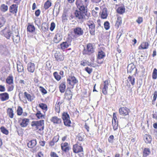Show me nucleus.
Instances as JSON below:
<instances>
[{"mask_svg":"<svg viewBox=\"0 0 157 157\" xmlns=\"http://www.w3.org/2000/svg\"><path fill=\"white\" fill-rule=\"evenodd\" d=\"M78 10H76L75 13V17L80 20L86 19V16L88 17L90 15L89 13H88L87 8L83 9L82 10L78 9Z\"/></svg>","mask_w":157,"mask_h":157,"instance_id":"1","label":"nucleus"},{"mask_svg":"<svg viewBox=\"0 0 157 157\" xmlns=\"http://www.w3.org/2000/svg\"><path fill=\"white\" fill-rule=\"evenodd\" d=\"M84 29L80 27H76L73 29L74 35L73 36L74 38H76L80 36H82L84 34Z\"/></svg>","mask_w":157,"mask_h":157,"instance_id":"2","label":"nucleus"},{"mask_svg":"<svg viewBox=\"0 0 157 157\" xmlns=\"http://www.w3.org/2000/svg\"><path fill=\"white\" fill-rule=\"evenodd\" d=\"M73 150L74 152L76 153L81 152L79 154V155L80 157H83L84 154L82 152H83V149L82 147L77 144H76L73 146Z\"/></svg>","mask_w":157,"mask_h":157,"instance_id":"3","label":"nucleus"},{"mask_svg":"<svg viewBox=\"0 0 157 157\" xmlns=\"http://www.w3.org/2000/svg\"><path fill=\"white\" fill-rule=\"evenodd\" d=\"M94 52V48L92 44L89 43L87 45V50L84 49L83 51V54L90 55Z\"/></svg>","mask_w":157,"mask_h":157,"instance_id":"4","label":"nucleus"},{"mask_svg":"<svg viewBox=\"0 0 157 157\" xmlns=\"http://www.w3.org/2000/svg\"><path fill=\"white\" fill-rule=\"evenodd\" d=\"M62 118L65 126H70V124H71V121L70 120L69 116L67 113L64 112L63 113Z\"/></svg>","mask_w":157,"mask_h":157,"instance_id":"5","label":"nucleus"},{"mask_svg":"<svg viewBox=\"0 0 157 157\" xmlns=\"http://www.w3.org/2000/svg\"><path fill=\"white\" fill-rule=\"evenodd\" d=\"M87 24L89 27L90 33L92 35H95V25L94 22L91 20L87 21Z\"/></svg>","mask_w":157,"mask_h":157,"instance_id":"6","label":"nucleus"},{"mask_svg":"<svg viewBox=\"0 0 157 157\" xmlns=\"http://www.w3.org/2000/svg\"><path fill=\"white\" fill-rule=\"evenodd\" d=\"M4 36L7 39H9L10 37L12 35V33H11L10 30V28L9 26H6L3 30H2Z\"/></svg>","mask_w":157,"mask_h":157,"instance_id":"7","label":"nucleus"},{"mask_svg":"<svg viewBox=\"0 0 157 157\" xmlns=\"http://www.w3.org/2000/svg\"><path fill=\"white\" fill-rule=\"evenodd\" d=\"M12 36L13 41L14 43L17 44L19 42L20 40V37L18 30H17L13 32Z\"/></svg>","mask_w":157,"mask_h":157,"instance_id":"8","label":"nucleus"},{"mask_svg":"<svg viewBox=\"0 0 157 157\" xmlns=\"http://www.w3.org/2000/svg\"><path fill=\"white\" fill-rule=\"evenodd\" d=\"M105 53L102 51H101L98 52L97 62L98 63L101 64L103 62L104 59L103 58L105 56Z\"/></svg>","mask_w":157,"mask_h":157,"instance_id":"9","label":"nucleus"},{"mask_svg":"<svg viewBox=\"0 0 157 157\" xmlns=\"http://www.w3.org/2000/svg\"><path fill=\"white\" fill-rule=\"evenodd\" d=\"M9 53L8 49L5 45L0 44V54L2 55L7 56Z\"/></svg>","mask_w":157,"mask_h":157,"instance_id":"10","label":"nucleus"},{"mask_svg":"<svg viewBox=\"0 0 157 157\" xmlns=\"http://www.w3.org/2000/svg\"><path fill=\"white\" fill-rule=\"evenodd\" d=\"M44 120H41L39 121H34L31 123V125L33 127H34L36 128L39 127L40 126H43L44 125Z\"/></svg>","mask_w":157,"mask_h":157,"instance_id":"11","label":"nucleus"},{"mask_svg":"<svg viewBox=\"0 0 157 157\" xmlns=\"http://www.w3.org/2000/svg\"><path fill=\"white\" fill-rule=\"evenodd\" d=\"M129 112V109L126 107H121L119 109V112L120 114L123 116L128 115Z\"/></svg>","mask_w":157,"mask_h":157,"instance_id":"12","label":"nucleus"},{"mask_svg":"<svg viewBox=\"0 0 157 157\" xmlns=\"http://www.w3.org/2000/svg\"><path fill=\"white\" fill-rule=\"evenodd\" d=\"M55 58L57 61L59 62L63 61L64 59V56L62 53H60L59 52H56L55 54Z\"/></svg>","mask_w":157,"mask_h":157,"instance_id":"13","label":"nucleus"},{"mask_svg":"<svg viewBox=\"0 0 157 157\" xmlns=\"http://www.w3.org/2000/svg\"><path fill=\"white\" fill-rule=\"evenodd\" d=\"M68 83L71 85H74L78 82V80L74 76L70 77L67 79Z\"/></svg>","mask_w":157,"mask_h":157,"instance_id":"14","label":"nucleus"},{"mask_svg":"<svg viewBox=\"0 0 157 157\" xmlns=\"http://www.w3.org/2000/svg\"><path fill=\"white\" fill-rule=\"evenodd\" d=\"M17 71L19 73L24 74L25 71L22 64L19 61H17Z\"/></svg>","mask_w":157,"mask_h":157,"instance_id":"15","label":"nucleus"},{"mask_svg":"<svg viewBox=\"0 0 157 157\" xmlns=\"http://www.w3.org/2000/svg\"><path fill=\"white\" fill-rule=\"evenodd\" d=\"M17 5L13 4L9 8L10 12L13 14H16L17 11Z\"/></svg>","mask_w":157,"mask_h":157,"instance_id":"16","label":"nucleus"},{"mask_svg":"<svg viewBox=\"0 0 157 157\" xmlns=\"http://www.w3.org/2000/svg\"><path fill=\"white\" fill-rule=\"evenodd\" d=\"M9 95L7 93L0 94V99L2 101H5L9 99Z\"/></svg>","mask_w":157,"mask_h":157,"instance_id":"17","label":"nucleus"},{"mask_svg":"<svg viewBox=\"0 0 157 157\" xmlns=\"http://www.w3.org/2000/svg\"><path fill=\"white\" fill-rule=\"evenodd\" d=\"M82 2V0H76V4L78 9L82 10L83 9L87 8V7L83 4Z\"/></svg>","mask_w":157,"mask_h":157,"instance_id":"18","label":"nucleus"},{"mask_svg":"<svg viewBox=\"0 0 157 157\" xmlns=\"http://www.w3.org/2000/svg\"><path fill=\"white\" fill-rule=\"evenodd\" d=\"M27 69L29 71L32 73L34 72L35 67L34 63H29L28 64Z\"/></svg>","mask_w":157,"mask_h":157,"instance_id":"19","label":"nucleus"},{"mask_svg":"<svg viewBox=\"0 0 157 157\" xmlns=\"http://www.w3.org/2000/svg\"><path fill=\"white\" fill-rule=\"evenodd\" d=\"M62 39V36L59 33L56 34L53 39L54 42L56 43L59 42Z\"/></svg>","mask_w":157,"mask_h":157,"instance_id":"20","label":"nucleus"},{"mask_svg":"<svg viewBox=\"0 0 157 157\" xmlns=\"http://www.w3.org/2000/svg\"><path fill=\"white\" fill-rule=\"evenodd\" d=\"M61 147L62 149L65 152L68 151L70 148L68 146V144L67 142L61 144Z\"/></svg>","mask_w":157,"mask_h":157,"instance_id":"21","label":"nucleus"},{"mask_svg":"<svg viewBox=\"0 0 157 157\" xmlns=\"http://www.w3.org/2000/svg\"><path fill=\"white\" fill-rule=\"evenodd\" d=\"M51 121L54 124H59L61 123V119L58 118L56 116H54L52 117L51 119Z\"/></svg>","mask_w":157,"mask_h":157,"instance_id":"22","label":"nucleus"},{"mask_svg":"<svg viewBox=\"0 0 157 157\" xmlns=\"http://www.w3.org/2000/svg\"><path fill=\"white\" fill-rule=\"evenodd\" d=\"M109 85L108 82L106 80L104 82V87L102 89V93L105 95L107 94L108 86Z\"/></svg>","mask_w":157,"mask_h":157,"instance_id":"23","label":"nucleus"},{"mask_svg":"<svg viewBox=\"0 0 157 157\" xmlns=\"http://www.w3.org/2000/svg\"><path fill=\"white\" fill-rule=\"evenodd\" d=\"M29 120L27 118H24L22 119L20 123V126L22 127H25L28 124Z\"/></svg>","mask_w":157,"mask_h":157,"instance_id":"24","label":"nucleus"},{"mask_svg":"<svg viewBox=\"0 0 157 157\" xmlns=\"http://www.w3.org/2000/svg\"><path fill=\"white\" fill-rule=\"evenodd\" d=\"M108 16L107 10L106 8H104L101 12V17L102 19H104L107 18Z\"/></svg>","mask_w":157,"mask_h":157,"instance_id":"25","label":"nucleus"},{"mask_svg":"<svg viewBox=\"0 0 157 157\" xmlns=\"http://www.w3.org/2000/svg\"><path fill=\"white\" fill-rule=\"evenodd\" d=\"M71 45L70 43L68 41L63 42L60 44V48L62 49H64L67 48Z\"/></svg>","mask_w":157,"mask_h":157,"instance_id":"26","label":"nucleus"},{"mask_svg":"<svg viewBox=\"0 0 157 157\" xmlns=\"http://www.w3.org/2000/svg\"><path fill=\"white\" fill-rule=\"evenodd\" d=\"M36 140H31L28 143V146L29 148H32L36 144Z\"/></svg>","mask_w":157,"mask_h":157,"instance_id":"27","label":"nucleus"},{"mask_svg":"<svg viewBox=\"0 0 157 157\" xmlns=\"http://www.w3.org/2000/svg\"><path fill=\"white\" fill-rule=\"evenodd\" d=\"M144 140L145 142L147 144L151 143L152 140V138L151 136L146 134L144 136Z\"/></svg>","mask_w":157,"mask_h":157,"instance_id":"28","label":"nucleus"},{"mask_svg":"<svg viewBox=\"0 0 157 157\" xmlns=\"http://www.w3.org/2000/svg\"><path fill=\"white\" fill-rule=\"evenodd\" d=\"M149 44L147 42H143L139 47V48L140 49H146L148 48Z\"/></svg>","mask_w":157,"mask_h":157,"instance_id":"29","label":"nucleus"},{"mask_svg":"<svg viewBox=\"0 0 157 157\" xmlns=\"http://www.w3.org/2000/svg\"><path fill=\"white\" fill-rule=\"evenodd\" d=\"M151 152L150 150L148 148H145L144 149L143 153V156L144 157H147L150 154Z\"/></svg>","mask_w":157,"mask_h":157,"instance_id":"30","label":"nucleus"},{"mask_svg":"<svg viewBox=\"0 0 157 157\" xmlns=\"http://www.w3.org/2000/svg\"><path fill=\"white\" fill-rule=\"evenodd\" d=\"M1 11L3 12H5L8 10V6L5 4H2L0 7Z\"/></svg>","mask_w":157,"mask_h":157,"instance_id":"31","label":"nucleus"},{"mask_svg":"<svg viewBox=\"0 0 157 157\" xmlns=\"http://www.w3.org/2000/svg\"><path fill=\"white\" fill-rule=\"evenodd\" d=\"M7 113L9 116L10 118H13V117L14 113L13 111L12 108H8L7 109Z\"/></svg>","mask_w":157,"mask_h":157,"instance_id":"32","label":"nucleus"},{"mask_svg":"<svg viewBox=\"0 0 157 157\" xmlns=\"http://www.w3.org/2000/svg\"><path fill=\"white\" fill-rule=\"evenodd\" d=\"M59 88L60 92L61 93H63L66 88L65 83L64 82L62 83L59 86Z\"/></svg>","mask_w":157,"mask_h":157,"instance_id":"33","label":"nucleus"},{"mask_svg":"<svg viewBox=\"0 0 157 157\" xmlns=\"http://www.w3.org/2000/svg\"><path fill=\"white\" fill-rule=\"evenodd\" d=\"M35 28L34 25H28L27 28L28 31L32 33L34 32L35 30Z\"/></svg>","mask_w":157,"mask_h":157,"instance_id":"34","label":"nucleus"},{"mask_svg":"<svg viewBox=\"0 0 157 157\" xmlns=\"http://www.w3.org/2000/svg\"><path fill=\"white\" fill-rule=\"evenodd\" d=\"M135 66L132 64H129L128 66V72L131 73L133 70L135 68Z\"/></svg>","mask_w":157,"mask_h":157,"instance_id":"35","label":"nucleus"},{"mask_svg":"<svg viewBox=\"0 0 157 157\" xmlns=\"http://www.w3.org/2000/svg\"><path fill=\"white\" fill-rule=\"evenodd\" d=\"M6 82L9 84H13V78L12 76H9L6 79Z\"/></svg>","mask_w":157,"mask_h":157,"instance_id":"36","label":"nucleus"},{"mask_svg":"<svg viewBox=\"0 0 157 157\" xmlns=\"http://www.w3.org/2000/svg\"><path fill=\"white\" fill-rule=\"evenodd\" d=\"M51 5V3L49 0H48L44 3V7L45 10H47L50 7Z\"/></svg>","mask_w":157,"mask_h":157,"instance_id":"37","label":"nucleus"},{"mask_svg":"<svg viewBox=\"0 0 157 157\" xmlns=\"http://www.w3.org/2000/svg\"><path fill=\"white\" fill-rule=\"evenodd\" d=\"M65 94L66 96H67V99L68 100H70L72 99V94L70 90H69L68 92L66 93Z\"/></svg>","mask_w":157,"mask_h":157,"instance_id":"38","label":"nucleus"},{"mask_svg":"<svg viewBox=\"0 0 157 157\" xmlns=\"http://www.w3.org/2000/svg\"><path fill=\"white\" fill-rule=\"evenodd\" d=\"M112 125L113 130H116L118 128V121L115 120V121H113V120H112Z\"/></svg>","mask_w":157,"mask_h":157,"instance_id":"39","label":"nucleus"},{"mask_svg":"<svg viewBox=\"0 0 157 157\" xmlns=\"http://www.w3.org/2000/svg\"><path fill=\"white\" fill-rule=\"evenodd\" d=\"M125 10V9L124 7H120L118 8L117 12L118 13L122 14L124 12Z\"/></svg>","mask_w":157,"mask_h":157,"instance_id":"40","label":"nucleus"},{"mask_svg":"<svg viewBox=\"0 0 157 157\" xmlns=\"http://www.w3.org/2000/svg\"><path fill=\"white\" fill-rule=\"evenodd\" d=\"M36 116L38 119H43L44 118V116L43 115L40 111H38L36 114Z\"/></svg>","mask_w":157,"mask_h":157,"instance_id":"41","label":"nucleus"},{"mask_svg":"<svg viewBox=\"0 0 157 157\" xmlns=\"http://www.w3.org/2000/svg\"><path fill=\"white\" fill-rule=\"evenodd\" d=\"M40 107L45 112L47 110V106L46 105L42 103L39 104Z\"/></svg>","mask_w":157,"mask_h":157,"instance_id":"42","label":"nucleus"},{"mask_svg":"<svg viewBox=\"0 0 157 157\" xmlns=\"http://www.w3.org/2000/svg\"><path fill=\"white\" fill-rule=\"evenodd\" d=\"M85 136L83 134H79L77 136V139L79 141H82L84 140Z\"/></svg>","mask_w":157,"mask_h":157,"instance_id":"43","label":"nucleus"},{"mask_svg":"<svg viewBox=\"0 0 157 157\" xmlns=\"http://www.w3.org/2000/svg\"><path fill=\"white\" fill-rule=\"evenodd\" d=\"M121 24V18L120 17H118L117 18L116 21V23L115 26L117 27V28L119 27L120 25Z\"/></svg>","mask_w":157,"mask_h":157,"instance_id":"44","label":"nucleus"},{"mask_svg":"<svg viewBox=\"0 0 157 157\" xmlns=\"http://www.w3.org/2000/svg\"><path fill=\"white\" fill-rule=\"evenodd\" d=\"M152 78L154 79H156L157 78V70L155 68L154 69L153 72Z\"/></svg>","mask_w":157,"mask_h":157,"instance_id":"45","label":"nucleus"},{"mask_svg":"<svg viewBox=\"0 0 157 157\" xmlns=\"http://www.w3.org/2000/svg\"><path fill=\"white\" fill-rule=\"evenodd\" d=\"M5 19L3 17H0V28L2 27L6 22Z\"/></svg>","mask_w":157,"mask_h":157,"instance_id":"46","label":"nucleus"},{"mask_svg":"<svg viewBox=\"0 0 157 157\" xmlns=\"http://www.w3.org/2000/svg\"><path fill=\"white\" fill-rule=\"evenodd\" d=\"M128 78L129 81L130 82L132 86H133L134 85L135 83V79L133 77L129 76Z\"/></svg>","mask_w":157,"mask_h":157,"instance_id":"47","label":"nucleus"},{"mask_svg":"<svg viewBox=\"0 0 157 157\" xmlns=\"http://www.w3.org/2000/svg\"><path fill=\"white\" fill-rule=\"evenodd\" d=\"M2 132L4 134L7 135L8 134L9 132L8 130L6 129L4 127L2 126L0 128Z\"/></svg>","mask_w":157,"mask_h":157,"instance_id":"48","label":"nucleus"},{"mask_svg":"<svg viewBox=\"0 0 157 157\" xmlns=\"http://www.w3.org/2000/svg\"><path fill=\"white\" fill-rule=\"evenodd\" d=\"M24 94L25 97L27 98L28 101H32V100L31 99L32 97L29 94L27 93L26 92H25Z\"/></svg>","mask_w":157,"mask_h":157,"instance_id":"49","label":"nucleus"},{"mask_svg":"<svg viewBox=\"0 0 157 157\" xmlns=\"http://www.w3.org/2000/svg\"><path fill=\"white\" fill-rule=\"evenodd\" d=\"M53 75L55 78L58 81L61 78V77L58 75L57 72H55L53 73Z\"/></svg>","mask_w":157,"mask_h":157,"instance_id":"50","label":"nucleus"},{"mask_svg":"<svg viewBox=\"0 0 157 157\" xmlns=\"http://www.w3.org/2000/svg\"><path fill=\"white\" fill-rule=\"evenodd\" d=\"M23 113L22 108L21 106H18L17 110V113L18 115H21Z\"/></svg>","mask_w":157,"mask_h":157,"instance_id":"51","label":"nucleus"},{"mask_svg":"<svg viewBox=\"0 0 157 157\" xmlns=\"http://www.w3.org/2000/svg\"><path fill=\"white\" fill-rule=\"evenodd\" d=\"M105 28L106 30H108L109 28V24L108 21H106L104 23Z\"/></svg>","mask_w":157,"mask_h":157,"instance_id":"52","label":"nucleus"},{"mask_svg":"<svg viewBox=\"0 0 157 157\" xmlns=\"http://www.w3.org/2000/svg\"><path fill=\"white\" fill-rule=\"evenodd\" d=\"M55 27V24L54 22H52L51 23V26L50 28V30L52 31L54 29Z\"/></svg>","mask_w":157,"mask_h":157,"instance_id":"53","label":"nucleus"},{"mask_svg":"<svg viewBox=\"0 0 157 157\" xmlns=\"http://www.w3.org/2000/svg\"><path fill=\"white\" fill-rule=\"evenodd\" d=\"M85 71L89 74H90L92 71V69L86 67L85 68Z\"/></svg>","mask_w":157,"mask_h":157,"instance_id":"54","label":"nucleus"},{"mask_svg":"<svg viewBox=\"0 0 157 157\" xmlns=\"http://www.w3.org/2000/svg\"><path fill=\"white\" fill-rule=\"evenodd\" d=\"M114 139V137L113 135H111L109 137L108 140V141L110 143H112L113 142V140Z\"/></svg>","mask_w":157,"mask_h":157,"instance_id":"55","label":"nucleus"},{"mask_svg":"<svg viewBox=\"0 0 157 157\" xmlns=\"http://www.w3.org/2000/svg\"><path fill=\"white\" fill-rule=\"evenodd\" d=\"M136 21L139 24H140L143 21L142 18L141 17H139L136 20Z\"/></svg>","mask_w":157,"mask_h":157,"instance_id":"56","label":"nucleus"},{"mask_svg":"<svg viewBox=\"0 0 157 157\" xmlns=\"http://www.w3.org/2000/svg\"><path fill=\"white\" fill-rule=\"evenodd\" d=\"M59 136L58 135L54 137L52 139V140H53V141H54L56 143L57 142H58L59 140Z\"/></svg>","mask_w":157,"mask_h":157,"instance_id":"57","label":"nucleus"},{"mask_svg":"<svg viewBox=\"0 0 157 157\" xmlns=\"http://www.w3.org/2000/svg\"><path fill=\"white\" fill-rule=\"evenodd\" d=\"M6 90V89L4 86L0 85V91L4 92Z\"/></svg>","mask_w":157,"mask_h":157,"instance_id":"58","label":"nucleus"},{"mask_svg":"<svg viewBox=\"0 0 157 157\" xmlns=\"http://www.w3.org/2000/svg\"><path fill=\"white\" fill-rule=\"evenodd\" d=\"M40 88L41 89L40 90H41V92L44 94H46L47 93V91L42 86H40Z\"/></svg>","mask_w":157,"mask_h":157,"instance_id":"59","label":"nucleus"},{"mask_svg":"<svg viewBox=\"0 0 157 157\" xmlns=\"http://www.w3.org/2000/svg\"><path fill=\"white\" fill-rule=\"evenodd\" d=\"M14 87V86L13 85H12L11 86H10L8 87L7 90L8 91H12L13 90Z\"/></svg>","mask_w":157,"mask_h":157,"instance_id":"60","label":"nucleus"},{"mask_svg":"<svg viewBox=\"0 0 157 157\" xmlns=\"http://www.w3.org/2000/svg\"><path fill=\"white\" fill-rule=\"evenodd\" d=\"M157 97V91H155L154 93V96L153 98V101H155L156 100V98Z\"/></svg>","mask_w":157,"mask_h":157,"instance_id":"61","label":"nucleus"},{"mask_svg":"<svg viewBox=\"0 0 157 157\" xmlns=\"http://www.w3.org/2000/svg\"><path fill=\"white\" fill-rule=\"evenodd\" d=\"M40 13V10L38 9L36 10L35 12V14L36 17H38L39 16Z\"/></svg>","mask_w":157,"mask_h":157,"instance_id":"62","label":"nucleus"},{"mask_svg":"<svg viewBox=\"0 0 157 157\" xmlns=\"http://www.w3.org/2000/svg\"><path fill=\"white\" fill-rule=\"evenodd\" d=\"M44 125H43V126H39V127H38V128H36L35 129H38L39 131H41L43 130L44 129Z\"/></svg>","mask_w":157,"mask_h":157,"instance_id":"63","label":"nucleus"},{"mask_svg":"<svg viewBox=\"0 0 157 157\" xmlns=\"http://www.w3.org/2000/svg\"><path fill=\"white\" fill-rule=\"evenodd\" d=\"M60 107L59 106L56 105L55 108V110L56 112L59 113L60 112Z\"/></svg>","mask_w":157,"mask_h":157,"instance_id":"64","label":"nucleus"}]
</instances>
